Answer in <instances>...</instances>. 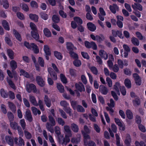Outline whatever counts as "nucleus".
<instances>
[{"mask_svg":"<svg viewBox=\"0 0 146 146\" xmlns=\"http://www.w3.org/2000/svg\"><path fill=\"white\" fill-rule=\"evenodd\" d=\"M65 131L67 133L66 134L65 138H63V136L58 137L59 142L62 145H66L70 141L69 138L71 137L72 134L70 127L67 125H65L64 127Z\"/></svg>","mask_w":146,"mask_h":146,"instance_id":"obj_1","label":"nucleus"},{"mask_svg":"<svg viewBox=\"0 0 146 146\" xmlns=\"http://www.w3.org/2000/svg\"><path fill=\"white\" fill-rule=\"evenodd\" d=\"M49 120V121L51 123L50 125L49 123H47L46 127L47 129L51 133H53L54 132V130L53 126L55 125V122L53 118L51 115H49L48 116Z\"/></svg>","mask_w":146,"mask_h":146,"instance_id":"obj_2","label":"nucleus"},{"mask_svg":"<svg viewBox=\"0 0 146 146\" xmlns=\"http://www.w3.org/2000/svg\"><path fill=\"white\" fill-rule=\"evenodd\" d=\"M24 45L28 49H31L32 48L35 53H37L39 52V49L37 45L34 43L29 44V42H25Z\"/></svg>","mask_w":146,"mask_h":146,"instance_id":"obj_3","label":"nucleus"},{"mask_svg":"<svg viewBox=\"0 0 146 146\" xmlns=\"http://www.w3.org/2000/svg\"><path fill=\"white\" fill-rule=\"evenodd\" d=\"M84 137V143L86 146L88 145L89 146H96L95 143L92 141H90L88 143L87 141V139H90V137L89 135H86L83 132Z\"/></svg>","mask_w":146,"mask_h":146,"instance_id":"obj_4","label":"nucleus"},{"mask_svg":"<svg viewBox=\"0 0 146 146\" xmlns=\"http://www.w3.org/2000/svg\"><path fill=\"white\" fill-rule=\"evenodd\" d=\"M117 62L119 67L121 69L123 68L124 66H127L128 65V62L126 60L123 61L120 59H118Z\"/></svg>","mask_w":146,"mask_h":146,"instance_id":"obj_5","label":"nucleus"},{"mask_svg":"<svg viewBox=\"0 0 146 146\" xmlns=\"http://www.w3.org/2000/svg\"><path fill=\"white\" fill-rule=\"evenodd\" d=\"M121 87L122 86H121L119 82H115V84L113 86V89L115 90L117 94L119 96L120 95L119 90L120 89Z\"/></svg>","mask_w":146,"mask_h":146,"instance_id":"obj_6","label":"nucleus"},{"mask_svg":"<svg viewBox=\"0 0 146 146\" xmlns=\"http://www.w3.org/2000/svg\"><path fill=\"white\" fill-rule=\"evenodd\" d=\"M26 90L29 93L31 92L32 90L35 93L36 92V86L33 84H30L27 85Z\"/></svg>","mask_w":146,"mask_h":146,"instance_id":"obj_7","label":"nucleus"},{"mask_svg":"<svg viewBox=\"0 0 146 146\" xmlns=\"http://www.w3.org/2000/svg\"><path fill=\"white\" fill-rule=\"evenodd\" d=\"M136 84L138 85H140L141 84V80L140 77L136 73L134 74L133 75Z\"/></svg>","mask_w":146,"mask_h":146,"instance_id":"obj_8","label":"nucleus"},{"mask_svg":"<svg viewBox=\"0 0 146 146\" xmlns=\"http://www.w3.org/2000/svg\"><path fill=\"white\" fill-rule=\"evenodd\" d=\"M75 86L76 89L80 92L85 91L84 87L83 84L81 82L76 83L75 84Z\"/></svg>","mask_w":146,"mask_h":146,"instance_id":"obj_9","label":"nucleus"},{"mask_svg":"<svg viewBox=\"0 0 146 146\" xmlns=\"http://www.w3.org/2000/svg\"><path fill=\"white\" fill-rule=\"evenodd\" d=\"M7 73L8 76L11 78H13V76L14 78L16 80L19 78V76L17 75L15 71L13 72L12 74L9 70H7Z\"/></svg>","mask_w":146,"mask_h":146,"instance_id":"obj_10","label":"nucleus"},{"mask_svg":"<svg viewBox=\"0 0 146 146\" xmlns=\"http://www.w3.org/2000/svg\"><path fill=\"white\" fill-rule=\"evenodd\" d=\"M99 90L101 93L104 95H106L108 92V89L103 85H101L99 87Z\"/></svg>","mask_w":146,"mask_h":146,"instance_id":"obj_11","label":"nucleus"},{"mask_svg":"<svg viewBox=\"0 0 146 146\" xmlns=\"http://www.w3.org/2000/svg\"><path fill=\"white\" fill-rule=\"evenodd\" d=\"M48 71L50 76L53 80H56L57 79V76L56 74L53 71V70L51 68H48Z\"/></svg>","mask_w":146,"mask_h":146,"instance_id":"obj_12","label":"nucleus"},{"mask_svg":"<svg viewBox=\"0 0 146 146\" xmlns=\"http://www.w3.org/2000/svg\"><path fill=\"white\" fill-rule=\"evenodd\" d=\"M99 55L102 58L106 60L108 58V55L107 53L104 50H101L99 51Z\"/></svg>","mask_w":146,"mask_h":146,"instance_id":"obj_13","label":"nucleus"},{"mask_svg":"<svg viewBox=\"0 0 146 146\" xmlns=\"http://www.w3.org/2000/svg\"><path fill=\"white\" fill-rule=\"evenodd\" d=\"M112 34L115 37H116L118 36L120 38H123L124 37L123 36L122 32L119 31H115L113 30L112 31Z\"/></svg>","mask_w":146,"mask_h":146,"instance_id":"obj_14","label":"nucleus"},{"mask_svg":"<svg viewBox=\"0 0 146 146\" xmlns=\"http://www.w3.org/2000/svg\"><path fill=\"white\" fill-rule=\"evenodd\" d=\"M25 118L30 121H32L33 120L31 111L28 110H27L26 112Z\"/></svg>","mask_w":146,"mask_h":146,"instance_id":"obj_15","label":"nucleus"},{"mask_svg":"<svg viewBox=\"0 0 146 146\" xmlns=\"http://www.w3.org/2000/svg\"><path fill=\"white\" fill-rule=\"evenodd\" d=\"M36 80L38 84L40 86H43L44 85V81L40 76H37L36 78Z\"/></svg>","mask_w":146,"mask_h":146,"instance_id":"obj_16","label":"nucleus"},{"mask_svg":"<svg viewBox=\"0 0 146 146\" xmlns=\"http://www.w3.org/2000/svg\"><path fill=\"white\" fill-rule=\"evenodd\" d=\"M44 35L47 37H50L51 36V33L50 30L47 28H44L43 30Z\"/></svg>","mask_w":146,"mask_h":146,"instance_id":"obj_17","label":"nucleus"},{"mask_svg":"<svg viewBox=\"0 0 146 146\" xmlns=\"http://www.w3.org/2000/svg\"><path fill=\"white\" fill-rule=\"evenodd\" d=\"M132 7L134 10L138 9L140 11H141L143 10V8L142 5L138 3H134V5H132Z\"/></svg>","mask_w":146,"mask_h":146,"instance_id":"obj_18","label":"nucleus"},{"mask_svg":"<svg viewBox=\"0 0 146 146\" xmlns=\"http://www.w3.org/2000/svg\"><path fill=\"white\" fill-rule=\"evenodd\" d=\"M91 38L94 40L97 41L98 42H100L103 40V39L99 36H95L94 35L92 34L90 35Z\"/></svg>","mask_w":146,"mask_h":146,"instance_id":"obj_19","label":"nucleus"},{"mask_svg":"<svg viewBox=\"0 0 146 146\" xmlns=\"http://www.w3.org/2000/svg\"><path fill=\"white\" fill-rule=\"evenodd\" d=\"M14 141L16 143L18 144L19 146H21L25 144L23 140L21 137H19V142H17L18 139L16 137L14 139Z\"/></svg>","mask_w":146,"mask_h":146,"instance_id":"obj_20","label":"nucleus"},{"mask_svg":"<svg viewBox=\"0 0 146 146\" xmlns=\"http://www.w3.org/2000/svg\"><path fill=\"white\" fill-rule=\"evenodd\" d=\"M131 142V139L130 135L128 134H127L124 141L125 144L127 146H130Z\"/></svg>","mask_w":146,"mask_h":146,"instance_id":"obj_21","label":"nucleus"},{"mask_svg":"<svg viewBox=\"0 0 146 146\" xmlns=\"http://www.w3.org/2000/svg\"><path fill=\"white\" fill-rule=\"evenodd\" d=\"M37 32V31H32L31 32V34L32 36L34 39L36 40H38L39 38V36Z\"/></svg>","mask_w":146,"mask_h":146,"instance_id":"obj_22","label":"nucleus"},{"mask_svg":"<svg viewBox=\"0 0 146 146\" xmlns=\"http://www.w3.org/2000/svg\"><path fill=\"white\" fill-rule=\"evenodd\" d=\"M43 50L46 55H50V50L48 45H44V46Z\"/></svg>","mask_w":146,"mask_h":146,"instance_id":"obj_23","label":"nucleus"},{"mask_svg":"<svg viewBox=\"0 0 146 146\" xmlns=\"http://www.w3.org/2000/svg\"><path fill=\"white\" fill-rule=\"evenodd\" d=\"M87 25L88 29L92 31H94L96 29V26L91 23H88Z\"/></svg>","mask_w":146,"mask_h":146,"instance_id":"obj_24","label":"nucleus"},{"mask_svg":"<svg viewBox=\"0 0 146 146\" xmlns=\"http://www.w3.org/2000/svg\"><path fill=\"white\" fill-rule=\"evenodd\" d=\"M10 66L12 71L15 70L17 67V63L14 60H12L10 62Z\"/></svg>","mask_w":146,"mask_h":146,"instance_id":"obj_25","label":"nucleus"},{"mask_svg":"<svg viewBox=\"0 0 146 146\" xmlns=\"http://www.w3.org/2000/svg\"><path fill=\"white\" fill-rule=\"evenodd\" d=\"M2 25L5 29L9 31L10 27L8 23L6 20H3L2 22Z\"/></svg>","mask_w":146,"mask_h":146,"instance_id":"obj_26","label":"nucleus"},{"mask_svg":"<svg viewBox=\"0 0 146 146\" xmlns=\"http://www.w3.org/2000/svg\"><path fill=\"white\" fill-rule=\"evenodd\" d=\"M44 101L46 106L48 108L50 107L51 105V101L48 96L46 95L45 96Z\"/></svg>","mask_w":146,"mask_h":146,"instance_id":"obj_27","label":"nucleus"},{"mask_svg":"<svg viewBox=\"0 0 146 146\" xmlns=\"http://www.w3.org/2000/svg\"><path fill=\"white\" fill-rule=\"evenodd\" d=\"M5 140L7 143L11 146H13V139L9 136H6L5 137Z\"/></svg>","mask_w":146,"mask_h":146,"instance_id":"obj_28","label":"nucleus"},{"mask_svg":"<svg viewBox=\"0 0 146 146\" xmlns=\"http://www.w3.org/2000/svg\"><path fill=\"white\" fill-rule=\"evenodd\" d=\"M124 84L125 86L128 88H130L131 87V81L128 78H126L125 80Z\"/></svg>","mask_w":146,"mask_h":146,"instance_id":"obj_29","label":"nucleus"},{"mask_svg":"<svg viewBox=\"0 0 146 146\" xmlns=\"http://www.w3.org/2000/svg\"><path fill=\"white\" fill-rule=\"evenodd\" d=\"M29 101L33 105L35 106H37L38 105L37 102L35 98V97L32 95H30Z\"/></svg>","mask_w":146,"mask_h":146,"instance_id":"obj_30","label":"nucleus"},{"mask_svg":"<svg viewBox=\"0 0 146 146\" xmlns=\"http://www.w3.org/2000/svg\"><path fill=\"white\" fill-rule=\"evenodd\" d=\"M54 56L58 59L61 60L62 59V56L60 52L55 51H54Z\"/></svg>","mask_w":146,"mask_h":146,"instance_id":"obj_31","label":"nucleus"},{"mask_svg":"<svg viewBox=\"0 0 146 146\" xmlns=\"http://www.w3.org/2000/svg\"><path fill=\"white\" fill-rule=\"evenodd\" d=\"M29 17L31 19L35 22H37L38 21V17L37 15L31 14L29 15Z\"/></svg>","mask_w":146,"mask_h":146,"instance_id":"obj_32","label":"nucleus"},{"mask_svg":"<svg viewBox=\"0 0 146 146\" xmlns=\"http://www.w3.org/2000/svg\"><path fill=\"white\" fill-rule=\"evenodd\" d=\"M13 34L16 38L19 41H21L22 38L19 33L15 30H13Z\"/></svg>","mask_w":146,"mask_h":146,"instance_id":"obj_33","label":"nucleus"},{"mask_svg":"<svg viewBox=\"0 0 146 146\" xmlns=\"http://www.w3.org/2000/svg\"><path fill=\"white\" fill-rule=\"evenodd\" d=\"M110 9L113 13H115L116 11L118 9V7L116 5L113 4V5L110 6Z\"/></svg>","mask_w":146,"mask_h":146,"instance_id":"obj_34","label":"nucleus"},{"mask_svg":"<svg viewBox=\"0 0 146 146\" xmlns=\"http://www.w3.org/2000/svg\"><path fill=\"white\" fill-rule=\"evenodd\" d=\"M9 107L13 112H15L16 110V108L14 104L12 103L9 102L8 103Z\"/></svg>","mask_w":146,"mask_h":146,"instance_id":"obj_35","label":"nucleus"},{"mask_svg":"<svg viewBox=\"0 0 146 146\" xmlns=\"http://www.w3.org/2000/svg\"><path fill=\"white\" fill-rule=\"evenodd\" d=\"M10 125L11 128L14 129H17L19 127L17 123L12 121H10Z\"/></svg>","mask_w":146,"mask_h":146,"instance_id":"obj_36","label":"nucleus"},{"mask_svg":"<svg viewBox=\"0 0 146 146\" xmlns=\"http://www.w3.org/2000/svg\"><path fill=\"white\" fill-rule=\"evenodd\" d=\"M7 52L9 58L11 59H13L14 52L11 49H9L7 50Z\"/></svg>","mask_w":146,"mask_h":146,"instance_id":"obj_37","label":"nucleus"},{"mask_svg":"<svg viewBox=\"0 0 146 146\" xmlns=\"http://www.w3.org/2000/svg\"><path fill=\"white\" fill-rule=\"evenodd\" d=\"M1 4L3 5L5 9H7L9 6V3L7 0H2L1 1Z\"/></svg>","mask_w":146,"mask_h":146,"instance_id":"obj_38","label":"nucleus"},{"mask_svg":"<svg viewBox=\"0 0 146 146\" xmlns=\"http://www.w3.org/2000/svg\"><path fill=\"white\" fill-rule=\"evenodd\" d=\"M66 47L68 50L69 52L72 51L74 48L73 44L69 42L66 43Z\"/></svg>","mask_w":146,"mask_h":146,"instance_id":"obj_39","label":"nucleus"},{"mask_svg":"<svg viewBox=\"0 0 146 146\" xmlns=\"http://www.w3.org/2000/svg\"><path fill=\"white\" fill-rule=\"evenodd\" d=\"M133 103L134 106H137L141 104L140 99L138 98H136L133 100Z\"/></svg>","mask_w":146,"mask_h":146,"instance_id":"obj_40","label":"nucleus"},{"mask_svg":"<svg viewBox=\"0 0 146 146\" xmlns=\"http://www.w3.org/2000/svg\"><path fill=\"white\" fill-rule=\"evenodd\" d=\"M73 63L74 66L77 67L80 66L82 64L81 61L78 59H75L73 61Z\"/></svg>","mask_w":146,"mask_h":146,"instance_id":"obj_41","label":"nucleus"},{"mask_svg":"<svg viewBox=\"0 0 146 146\" xmlns=\"http://www.w3.org/2000/svg\"><path fill=\"white\" fill-rule=\"evenodd\" d=\"M126 114L127 118L129 119H131L133 118V114L129 110H127L126 111Z\"/></svg>","mask_w":146,"mask_h":146,"instance_id":"obj_42","label":"nucleus"},{"mask_svg":"<svg viewBox=\"0 0 146 146\" xmlns=\"http://www.w3.org/2000/svg\"><path fill=\"white\" fill-rule=\"evenodd\" d=\"M57 87L60 93H63L64 92V89L63 86L60 83H57Z\"/></svg>","mask_w":146,"mask_h":146,"instance_id":"obj_43","label":"nucleus"},{"mask_svg":"<svg viewBox=\"0 0 146 146\" xmlns=\"http://www.w3.org/2000/svg\"><path fill=\"white\" fill-rule=\"evenodd\" d=\"M31 110L33 113L35 115H36L37 114L40 115L41 113L40 111L35 107H32Z\"/></svg>","mask_w":146,"mask_h":146,"instance_id":"obj_44","label":"nucleus"},{"mask_svg":"<svg viewBox=\"0 0 146 146\" xmlns=\"http://www.w3.org/2000/svg\"><path fill=\"white\" fill-rule=\"evenodd\" d=\"M131 42L134 45L136 46H138L139 44V41L136 38L133 37L131 39Z\"/></svg>","mask_w":146,"mask_h":146,"instance_id":"obj_45","label":"nucleus"},{"mask_svg":"<svg viewBox=\"0 0 146 146\" xmlns=\"http://www.w3.org/2000/svg\"><path fill=\"white\" fill-rule=\"evenodd\" d=\"M71 127L72 130L75 132L78 131V125L75 123H73L71 124Z\"/></svg>","mask_w":146,"mask_h":146,"instance_id":"obj_46","label":"nucleus"},{"mask_svg":"<svg viewBox=\"0 0 146 146\" xmlns=\"http://www.w3.org/2000/svg\"><path fill=\"white\" fill-rule=\"evenodd\" d=\"M5 42L9 46H11L13 45V43L9 38L7 36L5 37Z\"/></svg>","mask_w":146,"mask_h":146,"instance_id":"obj_47","label":"nucleus"},{"mask_svg":"<svg viewBox=\"0 0 146 146\" xmlns=\"http://www.w3.org/2000/svg\"><path fill=\"white\" fill-rule=\"evenodd\" d=\"M60 78L61 81L64 84H66L67 82V79L65 76L62 74H60Z\"/></svg>","mask_w":146,"mask_h":146,"instance_id":"obj_48","label":"nucleus"},{"mask_svg":"<svg viewBox=\"0 0 146 146\" xmlns=\"http://www.w3.org/2000/svg\"><path fill=\"white\" fill-rule=\"evenodd\" d=\"M116 139V145L117 146H123L121 144H120V137H119V135L117 134H116L115 135Z\"/></svg>","mask_w":146,"mask_h":146,"instance_id":"obj_49","label":"nucleus"},{"mask_svg":"<svg viewBox=\"0 0 146 146\" xmlns=\"http://www.w3.org/2000/svg\"><path fill=\"white\" fill-rule=\"evenodd\" d=\"M20 75H23L25 77L27 78H29V75L27 72H25L24 70L21 69L20 70Z\"/></svg>","mask_w":146,"mask_h":146,"instance_id":"obj_50","label":"nucleus"},{"mask_svg":"<svg viewBox=\"0 0 146 146\" xmlns=\"http://www.w3.org/2000/svg\"><path fill=\"white\" fill-rule=\"evenodd\" d=\"M106 81L108 86L109 87H111L112 86V82L111 80L109 77L106 78Z\"/></svg>","mask_w":146,"mask_h":146,"instance_id":"obj_51","label":"nucleus"},{"mask_svg":"<svg viewBox=\"0 0 146 146\" xmlns=\"http://www.w3.org/2000/svg\"><path fill=\"white\" fill-rule=\"evenodd\" d=\"M74 21L78 24H82V20L79 17H75L74 18Z\"/></svg>","mask_w":146,"mask_h":146,"instance_id":"obj_52","label":"nucleus"},{"mask_svg":"<svg viewBox=\"0 0 146 146\" xmlns=\"http://www.w3.org/2000/svg\"><path fill=\"white\" fill-rule=\"evenodd\" d=\"M31 7L34 8H37L38 7L37 3L35 1H32L30 3Z\"/></svg>","mask_w":146,"mask_h":146,"instance_id":"obj_53","label":"nucleus"},{"mask_svg":"<svg viewBox=\"0 0 146 146\" xmlns=\"http://www.w3.org/2000/svg\"><path fill=\"white\" fill-rule=\"evenodd\" d=\"M30 27L32 31H37V28L36 25L33 23H31L30 25Z\"/></svg>","mask_w":146,"mask_h":146,"instance_id":"obj_54","label":"nucleus"},{"mask_svg":"<svg viewBox=\"0 0 146 146\" xmlns=\"http://www.w3.org/2000/svg\"><path fill=\"white\" fill-rule=\"evenodd\" d=\"M1 96L5 98H7L8 96V94L3 89L1 90Z\"/></svg>","mask_w":146,"mask_h":146,"instance_id":"obj_55","label":"nucleus"},{"mask_svg":"<svg viewBox=\"0 0 146 146\" xmlns=\"http://www.w3.org/2000/svg\"><path fill=\"white\" fill-rule=\"evenodd\" d=\"M69 53L71 56L74 59H78V56L76 53L71 51L69 52Z\"/></svg>","mask_w":146,"mask_h":146,"instance_id":"obj_56","label":"nucleus"},{"mask_svg":"<svg viewBox=\"0 0 146 146\" xmlns=\"http://www.w3.org/2000/svg\"><path fill=\"white\" fill-rule=\"evenodd\" d=\"M38 62L41 67H44V61L42 58L40 57H38Z\"/></svg>","mask_w":146,"mask_h":146,"instance_id":"obj_57","label":"nucleus"},{"mask_svg":"<svg viewBox=\"0 0 146 146\" xmlns=\"http://www.w3.org/2000/svg\"><path fill=\"white\" fill-rule=\"evenodd\" d=\"M7 115L10 122L12 121L14 117L13 114L11 112H8L7 113Z\"/></svg>","mask_w":146,"mask_h":146,"instance_id":"obj_58","label":"nucleus"},{"mask_svg":"<svg viewBox=\"0 0 146 146\" xmlns=\"http://www.w3.org/2000/svg\"><path fill=\"white\" fill-rule=\"evenodd\" d=\"M123 70L125 74L128 76L131 75V72L129 69L126 68L124 69Z\"/></svg>","mask_w":146,"mask_h":146,"instance_id":"obj_59","label":"nucleus"},{"mask_svg":"<svg viewBox=\"0 0 146 146\" xmlns=\"http://www.w3.org/2000/svg\"><path fill=\"white\" fill-rule=\"evenodd\" d=\"M7 81L11 87L14 89H15V87L14 84L11 80H9L8 78H7Z\"/></svg>","mask_w":146,"mask_h":146,"instance_id":"obj_60","label":"nucleus"},{"mask_svg":"<svg viewBox=\"0 0 146 146\" xmlns=\"http://www.w3.org/2000/svg\"><path fill=\"white\" fill-rule=\"evenodd\" d=\"M111 70H112L114 72H117L119 71V68L117 65L115 64L112 67V68Z\"/></svg>","mask_w":146,"mask_h":146,"instance_id":"obj_61","label":"nucleus"},{"mask_svg":"<svg viewBox=\"0 0 146 146\" xmlns=\"http://www.w3.org/2000/svg\"><path fill=\"white\" fill-rule=\"evenodd\" d=\"M52 20L54 22L57 23L59 21V19L58 16L56 15H53L52 17Z\"/></svg>","mask_w":146,"mask_h":146,"instance_id":"obj_62","label":"nucleus"},{"mask_svg":"<svg viewBox=\"0 0 146 146\" xmlns=\"http://www.w3.org/2000/svg\"><path fill=\"white\" fill-rule=\"evenodd\" d=\"M24 133L25 136L27 139H30L32 137L31 134L28 131H25Z\"/></svg>","mask_w":146,"mask_h":146,"instance_id":"obj_63","label":"nucleus"},{"mask_svg":"<svg viewBox=\"0 0 146 146\" xmlns=\"http://www.w3.org/2000/svg\"><path fill=\"white\" fill-rule=\"evenodd\" d=\"M77 111H78L80 112H84L85 111V110L81 106L78 105L76 108Z\"/></svg>","mask_w":146,"mask_h":146,"instance_id":"obj_64","label":"nucleus"}]
</instances>
